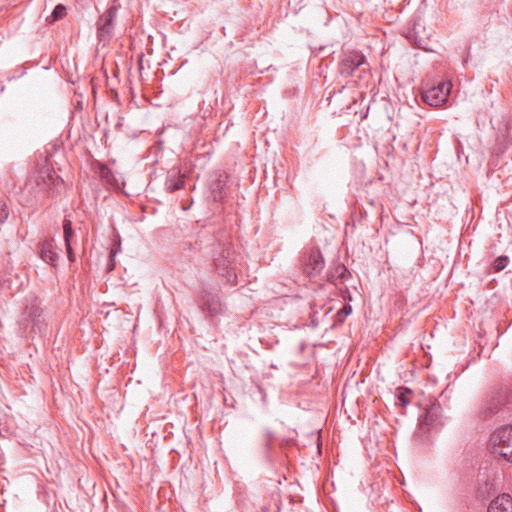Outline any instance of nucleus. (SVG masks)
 I'll return each instance as SVG.
<instances>
[{"label":"nucleus","instance_id":"22","mask_svg":"<svg viewBox=\"0 0 512 512\" xmlns=\"http://www.w3.org/2000/svg\"><path fill=\"white\" fill-rule=\"evenodd\" d=\"M352 312V307L350 305H345L341 310L337 312V317L339 321H344V319Z\"/></svg>","mask_w":512,"mask_h":512},{"label":"nucleus","instance_id":"19","mask_svg":"<svg viewBox=\"0 0 512 512\" xmlns=\"http://www.w3.org/2000/svg\"><path fill=\"white\" fill-rule=\"evenodd\" d=\"M66 15V7L63 4H58L55 6L50 18H48L49 21H57L59 19H62Z\"/></svg>","mask_w":512,"mask_h":512},{"label":"nucleus","instance_id":"12","mask_svg":"<svg viewBox=\"0 0 512 512\" xmlns=\"http://www.w3.org/2000/svg\"><path fill=\"white\" fill-rule=\"evenodd\" d=\"M487 512H512V497L502 494L491 501Z\"/></svg>","mask_w":512,"mask_h":512},{"label":"nucleus","instance_id":"24","mask_svg":"<svg viewBox=\"0 0 512 512\" xmlns=\"http://www.w3.org/2000/svg\"><path fill=\"white\" fill-rule=\"evenodd\" d=\"M266 438L268 442H270L273 439V434L271 431L266 430Z\"/></svg>","mask_w":512,"mask_h":512},{"label":"nucleus","instance_id":"1","mask_svg":"<svg viewBox=\"0 0 512 512\" xmlns=\"http://www.w3.org/2000/svg\"><path fill=\"white\" fill-rule=\"evenodd\" d=\"M63 180L56 174L47 154H39L35 167L29 173L19 193V201L24 206L42 203L54 195Z\"/></svg>","mask_w":512,"mask_h":512},{"label":"nucleus","instance_id":"15","mask_svg":"<svg viewBox=\"0 0 512 512\" xmlns=\"http://www.w3.org/2000/svg\"><path fill=\"white\" fill-rule=\"evenodd\" d=\"M99 175L108 185L113 188H120L121 181L120 179L113 173V171L106 165L102 164L99 168Z\"/></svg>","mask_w":512,"mask_h":512},{"label":"nucleus","instance_id":"10","mask_svg":"<svg viewBox=\"0 0 512 512\" xmlns=\"http://www.w3.org/2000/svg\"><path fill=\"white\" fill-rule=\"evenodd\" d=\"M325 266L324 258L320 251H311L303 261V271L309 277L320 274Z\"/></svg>","mask_w":512,"mask_h":512},{"label":"nucleus","instance_id":"13","mask_svg":"<svg viewBox=\"0 0 512 512\" xmlns=\"http://www.w3.org/2000/svg\"><path fill=\"white\" fill-rule=\"evenodd\" d=\"M185 184V175L181 174L180 171H170L166 181H165V190L169 193H173L177 190H180L184 187Z\"/></svg>","mask_w":512,"mask_h":512},{"label":"nucleus","instance_id":"3","mask_svg":"<svg viewBox=\"0 0 512 512\" xmlns=\"http://www.w3.org/2000/svg\"><path fill=\"white\" fill-rule=\"evenodd\" d=\"M243 257L231 242L220 243L214 252L213 263L216 273L231 286L238 284V273L242 266Z\"/></svg>","mask_w":512,"mask_h":512},{"label":"nucleus","instance_id":"4","mask_svg":"<svg viewBox=\"0 0 512 512\" xmlns=\"http://www.w3.org/2000/svg\"><path fill=\"white\" fill-rule=\"evenodd\" d=\"M489 445L492 453L512 462V426L496 429L490 436Z\"/></svg>","mask_w":512,"mask_h":512},{"label":"nucleus","instance_id":"6","mask_svg":"<svg viewBox=\"0 0 512 512\" xmlns=\"http://www.w3.org/2000/svg\"><path fill=\"white\" fill-rule=\"evenodd\" d=\"M451 88V82L442 81L422 93L423 101L430 106H440L447 101Z\"/></svg>","mask_w":512,"mask_h":512},{"label":"nucleus","instance_id":"8","mask_svg":"<svg viewBox=\"0 0 512 512\" xmlns=\"http://www.w3.org/2000/svg\"><path fill=\"white\" fill-rule=\"evenodd\" d=\"M366 63L365 56L358 51H352L344 54L343 58L338 64V72L342 77H349L353 74L356 68Z\"/></svg>","mask_w":512,"mask_h":512},{"label":"nucleus","instance_id":"5","mask_svg":"<svg viewBox=\"0 0 512 512\" xmlns=\"http://www.w3.org/2000/svg\"><path fill=\"white\" fill-rule=\"evenodd\" d=\"M116 15L117 8L115 6H111L99 16L96 22V34L99 43L106 45L112 39Z\"/></svg>","mask_w":512,"mask_h":512},{"label":"nucleus","instance_id":"18","mask_svg":"<svg viewBox=\"0 0 512 512\" xmlns=\"http://www.w3.org/2000/svg\"><path fill=\"white\" fill-rule=\"evenodd\" d=\"M411 393V390L408 389V388H399L398 390V394H397V400H398V403L402 406V407H405L407 406L409 403H410V399L408 397V395Z\"/></svg>","mask_w":512,"mask_h":512},{"label":"nucleus","instance_id":"2","mask_svg":"<svg viewBox=\"0 0 512 512\" xmlns=\"http://www.w3.org/2000/svg\"><path fill=\"white\" fill-rule=\"evenodd\" d=\"M42 314L40 299L36 295H28L25 298V307L17 321L20 336L25 338H34L35 335L44 336L48 325L42 318Z\"/></svg>","mask_w":512,"mask_h":512},{"label":"nucleus","instance_id":"16","mask_svg":"<svg viewBox=\"0 0 512 512\" xmlns=\"http://www.w3.org/2000/svg\"><path fill=\"white\" fill-rule=\"evenodd\" d=\"M350 275L349 270L343 264H337L329 274V280L335 284L343 283Z\"/></svg>","mask_w":512,"mask_h":512},{"label":"nucleus","instance_id":"17","mask_svg":"<svg viewBox=\"0 0 512 512\" xmlns=\"http://www.w3.org/2000/svg\"><path fill=\"white\" fill-rule=\"evenodd\" d=\"M63 234L65 246H69V244H71V238L74 234L72 222L69 219H64L63 221Z\"/></svg>","mask_w":512,"mask_h":512},{"label":"nucleus","instance_id":"21","mask_svg":"<svg viewBox=\"0 0 512 512\" xmlns=\"http://www.w3.org/2000/svg\"><path fill=\"white\" fill-rule=\"evenodd\" d=\"M9 216V209L5 200L0 199V225L5 223Z\"/></svg>","mask_w":512,"mask_h":512},{"label":"nucleus","instance_id":"9","mask_svg":"<svg viewBox=\"0 0 512 512\" xmlns=\"http://www.w3.org/2000/svg\"><path fill=\"white\" fill-rule=\"evenodd\" d=\"M200 307L211 317L221 315L224 312V306L217 294L204 291L200 296Z\"/></svg>","mask_w":512,"mask_h":512},{"label":"nucleus","instance_id":"23","mask_svg":"<svg viewBox=\"0 0 512 512\" xmlns=\"http://www.w3.org/2000/svg\"><path fill=\"white\" fill-rule=\"evenodd\" d=\"M66 250H67L68 259L71 262L75 261V255H74L71 244H69V246H66Z\"/></svg>","mask_w":512,"mask_h":512},{"label":"nucleus","instance_id":"20","mask_svg":"<svg viewBox=\"0 0 512 512\" xmlns=\"http://www.w3.org/2000/svg\"><path fill=\"white\" fill-rule=\"evenodd\" d=\"M509 262V259L507 256H499L496 258L492 264V268L494 272H499L503 270Z\"/></svg>","mask_w":512,"mask_h":512},{"label":"nucleus","instance_id":"25","mask_svg":"<svg viewBox=\"0 0 512 512\" xmlns=\"http://www.w3.org/2000/svg\"><path fill=\"white\" fill-rule=\"evenodd\" d=\"M115 254H116V251L111 250V252H110L111 261H113Z\"/></svg>","mask_w":512,"mask_h":512},{"label":"nucleus","instance_id":"14","mask_svg":"<svg viewBox=\"0 0 512 512\" xmlns=\"http://www.w3.org/2000/svg\"><path fill=\"white\" fill-rule=\"evenodd\" d=\"M441 407L438 403H433L426 411L425 415L419 419L421 424L427 426H436Z\"/></svg>","mask_w":512,"mask_h":512},{"label":"nucleus","instance_id":"11","mask_svg":"<svg viewBox=\"0 0 512 512\" xmlns=\"http://www.w3.org/2000/svg\"><path fill=\"white\" fill-rule=\"evenodd\" d=\"M39 257L45 262L50 264L53 267L57 266V262L59 259L58 253L55 251L54 241L44 240L40 242L37 246Z\"/></svg>","mask_w":512,"mask_h":512},{"label":"nucleus","instance_id":"7","mask_svg":"<svg viewBox=\"0 0 512 512\" xmlns=\"http://www.w3.org/2000/svg\"><path fill=\"white\" fill-rule=\"evenodd\" d=\"M511 401L512 395L507 390L502 389L490 396L483 409V413L486 417L496 415L502 412Z\"/></svg>","mask_w":512,"mask_h":512}]
</instances>
